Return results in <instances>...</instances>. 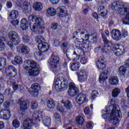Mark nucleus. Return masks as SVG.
<instances>
[{
  "mask_svg": "<svg viewBox=\"0 0 129 129\" xmlns=\"http://www.w3.org/2000/svg\"><path fill=\"white\" fill-rule=\"evenodd\" d=\"M109 106L106 107L105 113L102 114V117L107 123H113L116 127L119 125V122L122 118V114L119 106L114 104V101L110 99L108 101Z\"/></svg>",
  "mask_w": 129,
  "mask_h": 129,
  "instance_id": "1",
  "label": "nucleus"
},
{
  "mask_svg": "<svg viewBox=\"0 0 129 129\" xmlns=\"http://www.w3.org/2000/svg\"><path fill=\"white\" fill-rule=\"evenodd\" d=\"M42 119V122L45 126L51 125V118L47 116L43 117L42 112L39 111L33 113L32 119L27 118L24 120L23 127L24 129H32V126H39V122Z\"/></svg>",
  "mask_w": 129,
  "mask_h": 129,
  "instance_id": "2",
  "label": "nucleus"
},
{
  "mask_svg": "<svg viewBox=\"0 0 129 129\" xmlns=\"http://www.w3.org/2000/svg\"><path fill=\"white\" fill-rule=\"evenodd\" d=\"M29 21L34 22L31 30L32 32L39 31V33H43L45 30V23L43 20V18L40 16H36L30 15L28 17Z\"/></svg>",
  "mask_w": 129,
  "mask_h": 129,
  "instance_id": "3",
  "label": "nucleus"
},
{
  "mask_svg": "<svg viewBox=\"0 0 129 129\" xmlns=\"http://www.w3.org/2000/svg\"><path fill=\"white\" fill-rule=\"evenodd\" d=\"M73 35L74 38H76V36H79V35H80L81 36H82V35H85L84 36H83L82 39H79L77 38L75 41V43L77 45H83V46L85 45L86 44V41L89 40L90 37H92V35L90 36L88 34L87 30L83 29H79L76 32H74Z\"/></svg>",
  "mask_w": 129,
  "mask_h": 129,
  "instance_id": "4",
  "label": "nucleus"
},
{
  "mask_svg": "<svg viewBox=\"0 0 129 129\" xmlns=\"http://www.w3.org/2000/svg\"><path fill=\"white\" fill-rule=\"evenodd\" d=\"M25 70L28 72L30 76H37L40 73L39 69L37 67V63L34 60H27L25 62Z\"/></svg>",
  "mask_w": 129,
  "mask_h": 129,
  "instance_id": "5",
  "label": "nucleus"
},
{
  "mask_svg": "<svg viewBox=\"0 0 129 129\" xmlns=\"http://www.w3.org/2000/svg\"><path fill=\"white\" fill-rule=\"evenodd\" d=\"M53 85L57 91H64L68 88V81L59 77L54 80Z\"/></svg>",
  "mask_w": 129,
  "mask_h": 129,
  "instance_id": "6",
  "label": "nucleus"
},
{
  "mask_svg": "<svg viewBox=\"0 0 129 129\" xmlns=\"http://www.w3.org/2000/svg\"><path fill=\"white\" fill-rule=\"evenodd\" d=\"M120 7V4L119 2L115 1L111 5V8L112 10H118V12L120 16H123V15H126L125 19L127 21L129 22V9L127 8L122 9Z\"/></svg>",
  "mask_w": 129,
  "mask_h": 129,
  "instance_id": "7",
  "label": "nucleus"
},
{
  "mask_svg": "<svg viewBox=\"0 0 129 129\" xmlns=\"http://www.w3.org/2000/svg\"><path fill=\"white\" fill-rule=\"evenodd\" d=\"M9 37L10 41L8 42V45L13 50L14 45H18L20 42H21V37L15 31H11L9 33Z\"/></svg>",
  "mask_w": 129,
  "mask_h": 129,
  "instance_id": "8",
  "label": "nucleus"
},
{
  "mask_svg": "<svg viewBox=\"0 0 129 129\" xmlns=\"http://www.w3.org/2000/svg\"><path fill=\"white\" fill-rule=\"evenodd\" d=\"M59 60L60 59L58 56H52L49 62V67L51 70L53 71L55 76H59V74H60L58 72Z\"/></svg>",
  "mask_w": 129,
  "mask_h": 129,
  "instance_id": "9",
  "label": "nucleus"
},
{
  "mask_svg": "<svg viewBox=\"0 0 129 129\" xmlns=\"http://www.w3.org/2000/svg\"><path fill=\"white\" fill-rule=\"evenodd\" d=\"M18 103L20 105V109L19 112L20 114H25V112L29 106H30V102L25 99L21 98L18 100Z\"/></svg>",
  "mask_w": 129,
  "mask_h": 129,
  "instance_id": "10",
  "label": "nucleus"
},
{
  "mask_svg": "<svg viewBox=\"0 0 129 129\" xmlns=\"http://www.w3.org/2000/svg\"><path fill=\"white\" fill-rule=\"evenodd\" d=\"M17 6L22 10L23 13L27 14L29 12V8H31V4L27 1H23L21 3L20 1H17L16 2Z\"/></svg>",
  "mask_w": 129,
  "mask_h": 129,
  "instance_id": "11",
  "label": "nucleus"
},
{
  "mask_svg": "<svg viewBox=\"0 0 129 129\" xmlns=\"http://www.w3.org/2000/svg\"><path fill=\"white\" fill-rule=\"evenodd\" d=\"M40 89H41L40 85L37 83H34L31 85L28 91L32 96L36 97L39 95V91Z\"/></svg>",
  "mask_w": 129,
  "mask_h": 129,
  "instance_id": "12",
  "label": "nucleus"
},
{
  "mask_svg": "<svg viewBox=\"0 0 129 129\" xmlns=\"http://www.w3.org/2000/svg\"><path fill=\"white\" fill-rule=\"evenodd\" d=\"M102 38L104 45L101 48V50L103 53L107 54V53L110 52L111 48L109 46V42H108V40H107V38H106L105 35L102 34Z\"/></svg>",
  "mask_w": 129,
  "mask_h": 129,
  "instance_id": "13",
  "label": "nucleus"
},
{
  "mask_svg": "<svg viewBox=\"0 0 129 129\" xmlns=\"http://www.w3.org/2000/svg\"><path fill=\"white\" fill-rule=\"evenodd\" d=\"M112 51L116 56H121L124 53V47L122 45L116 44L113 46Z\"/></svg>",
  "mask_w": 129,
  "mask_h": 129,
  "instance_id": "14",
  "label": "nucleus"
},
{
  "mask_svg": "<svg viewBox=\"0 0 129 129\" xmlns=\"http://www.w3.org/2000/svg\"><path fill=\"white\" fill-rule=\"evenodd\" d=\"M5 72L9 77H15L17 75V70L13 66H9L6 69Z\"/></svg>",
  "mask_w": 129,
  "mask_h": 129,
  "instance_id": "15",
  "label": "nucleus"
},
{
  "mask_svg": "<svg viewBox=\"0 0 129 129\" xmlns=\"http://www.w3.org/2000/svg\"><path fill=\"white\" fill-rule=\"evenodd\" d=\"M17 51L19 53H21V54H24L26 55L27 54H29L31 50L27 45H20L17 46Z\"/></svg>",
  "mask_w": 129,
  "mask_h": 129,
  "instance_id": "16",
  "label": "nucleus"
},
{
  "mask_svg": "<svg viewBox=\"0 0 129 129\" xmlns=\"http://www.w3.org/2000/svg\"><path fill=\"white\" fill-rule=\"evenodd\" d=\"M76 101L79 104H83V103H87L88 102V99L86 98L85 94H80L77 96Z\"/></svg>",
  "mask_w": 129,
  "mask_h": 129,
  "instance_id": "17",
  "label": "nucleus"
},
{
  "mask_svg": "<svg viewBox=\"0 0 129 129\" xmlns=\"http://www.w3.org/2000/svg\"><path fill=\"white\" fill-rule=\"evenodd\" d=\"M78 81L82 83L87 80V73L85 70H81L79 72L78 75Z\"/></svg>",
  "mask_w": 129,
  "mask_h": 129,
  "instance_id": "18",
  "label": "nucleus"
},
{
  "mask_svg": "<svg viewBox=\"0 0 129 129\" xmlns=\"http://www.w3.org/2000/svg\"><path fill=\"white\" fill-rule=\"evenodd\" d=\"M11 112L7 109L1 110L0 111V118L2 119H10L11 118Z\"/></svg>",
  "mask_w": 129,
  "mask_h": 129,
  "instance_id": "19",
  "label": "nucleus"
},
{
  "mask_svg": "<svg viewBox=\"0 0 129 129\" xmlns=\"http://www.w3.org/2000/svg\"><path fill=\"white\" fill-rule=\"evenodd\" d=\"M67 11V9H66V7L64 6H60L57 8L56 13H57L58 17H60V18H64L67 16V13L65 12Z\"/></svg>",
  "mask_w": 129,
  "mask_h": 129,
  "instance_id": "20",
  "label": "nucleus"
},
{
  "mask_svg": "<svg viewBox=\"0 0 129 129\" xmlns=\"http://www.w3.org/2000/svg\"><path fill=\"white\" fill-rule=\"evenodd\" d=\"M112 39L115 41H119L121 39V33L117 29H113L111 32Z\"/></svg>",
  "mask_w": 129,
  "mask_h": 129,
  "instance_id": "21",
  "label": "nucleus"
},
{
  "mask_svg": "<svg viewBox=\"0 0 129 129\" xmlns=\"http://www.w3.org/2000/svg\"><path fill=\"white\" fill-rule=\"evenodd\" d=\"M38 49L40 52L46 53V52H48V50H49V45L45 42L42 43H39L38 45Z\"/></svg>",
  "mask_w": 129,
  "mask_h": 129,
  "instance_id": "22",
  "label": "nucleus"
},
{
  "mask_svg": "<svg viewBox=\"0 0 129 129\" xmlns=\"http://www.w3.org/2000/svg\"><path fill=\"white\" fill-rule=\"evenodd\" d=\"M125 66H126V68L124 66H121L119 68L118 72L120 75H124L126 70H129V59L125 61Z\"/></svg>",
  "mask_w": 129,
  "mask_h": 129,
  "instance_id": "23",
  "label": "nucleus"
},
{
  "mask_svg": "<svg viewBox=\"0 0 129 129\" xmlns=\"http://www.w3.org/2000/svg\"><path fill=\"white\" fill-rule=\"evenodd\" d=\"M108 74V70H105L101 74L99 79V82H100V83H101L102 84L104 83V82H105L106 80H107V78H108V77L107 76Z\"/></svg>",
  "mask_w": 129,
  "mask_h": 129,
  "instance_id": "24",
  "label": "nucleus"
},
{
  "mask_svg": "<svg viewBox=\"0 0 129 129\" xmlns=\"http://www.w3.org/2000/svg\"><path fill=\"white\" fill-rule=\"evenodd\" d=\"M98 12L100 15L103 18H107V14H108V11H107L104 6H100L98 9Z\"/></svg>",
  "mask_w": 129,
  "mask_h": 129,
  "instance_id": "25",
  "label": "nucleus"
},
{
  "mask_svg": "<svg viewBox=\"0 0 129 129\" xmlns=\"http://www.w3.org/2000/svg\"><path fill=\"white\" fill-rule=\"evenodd\" d=\"M96 67L98 70H103L105 68V64L104 63V59L100 58L96 62Z\"/></svg>",
  "mask_w": 129,
  "mask_h": 129,
  "instance_id": "26",
  "label": "nucleus"
},
{
  "mask_svg": "<svg viewBox=\"0 0 129 129\" xmlns=\"http://www.w3.org/2000/svg\"><path fill=\"white\" fill-rule=\"evenodd\" d=\"M57 14V10L54 8H49L46 11V16L50 17H54Z\"/></svg>",
  "mask_w": 129,
  "mask_h": 129,
  "instance_id": "27",
  "label": "nucleus"
},
{
  "mask_svg": "<svg viewBox=\"0 0 129 129\" xmlns=\"http://www.w3.org/2000/svg\"><path fill=\"white\" fill-rule=\"evenodd\" d=\"M32 8L34 11H36L37 12H41V11L43 10V5H42V3L40 2H35L33 3Z\"/></svg>",
  "mask_w": 129,
  "mask_h": 129,
  "instance_id": "28",
  "label": "nucleus"
},
{
  "mask_svg": "<svg viewBox=\"0 0 129 129\" xmlns=\"http://www.w3.org/2000/svg\"><path fill=\"white\" fill-rule=\"evenodd\" d=\"M109 83L110 85H117L118 84L119 80L118 78L115 76H112L109 78Z\"/></svg>",
  "mask_w": 129,
  "mask_h": 129,
  "instance_id": "29",
  "label": "nucleus"
},
{
  "mask_svg": "<svg viewBox=\"0 0 129 129\" xmlns=\"http://www.w3.org/2000/svg\"><path fill=\"white\" fill-rule=\"evenodd\" d=\"M81 64L79 62L75 61L70 63V68L72 71H77L80 68Z\"/></svg>",
  "mask_w": 129,
  "mask_h": 129,
  "instance_id": "30",
  "label": "nucleus"
},
{
  "mask_svg": "<svg viewBox=\"0 0 129 129\" xmlns=\"http://www.w3.org/2000/svg\"><path fill=\"white\" fill-rule=\"evenodd\" d=\"M12 63L13 64V65H21L23 64V58L19 55H17L15 57L14 60L12 61Z\"/></svg>",
  "mask_w": 129,
  "mask_h": 129,
  "instance_id": "31",
  "label": "nucleus"
},
{
  "mask_svg": "<svg viewBox=\"0 0 129 129\" xmlns=\"http://www.w3.org/2000/svg\"><path fill=\"white\" fill-rule=\"evenodd\" d=\"M18 17H19V12L17 10H13L10 12L8 19L13 20L17 19Z\"/></svg>",
  "mask_w": 129,
  "mask_h": 129,
  "instance_id": "32",
  "label": "nucleus"
},
{
  "mask_svg": "<svg viewBox=\"0 0 129 129\" xmlns=\"http://www.w3.org/2000/svg\"><path fill=\"white\" fill-rule=\"evenodd\" d=\"M46 103H47V107H48V108H50L51 109L54 108V107H55V105H56L55 101H54V100H53L52 99H49L47 101Z\"/></svg>",
  "mask_w": 129,
  "mask_h": 129,
  "instance_id": "33",
  "label": "nucleus"
},
{
  "mask_svg": "<svg viewBox=\"0 0 129 129\" xmlns=\"http://www.w3.org/2000/svg\"><path fill=\"white\" fill-rule=\"evenodd\" d=\"M79 92L78 89H69L68 95L70 96H75Z\"/></svg>",
  "mask_w": 129,
  "mask_h": 129,
  "instance_id": "34",
  "label": "nucleus"
},
{
  "mask_svg": "<svg viewBox=\"0 0 129 129\" xmlns=\"http://www.w3.org/2000/svg\"><path fill=\"white\" fill-rule=\"evenodd\" d=\"M61 103H63V105L67 109H71L72 108V103H71V101L68 100L64 102V101H61Z\"/></svg>",
  "mask_w": 129,
  "mask_h": 129,
  "instance_id": "35",
  "label": "nucleus"
},
{
  "mask_svg": "<svg viewBox=\"0 0 129 129\" xmlns=\"http://www.w3.org/2000/svg\"><path fill=\"white\" fill-rule=\"evenodd\" d=\"M120 93V89L118 88H115L112 91V97H117Z\"/></svg>",
  "mask_w": 129,
  "mask_h": 129,
  "instance_id": "36",
  "label": "nucleus"
},
{
  "mask_svg": "<svg viewBox=\"0 0 129 129\" xmlns=\"http://www.w3.org/2000/svg\"><path fill=\"white\" fill-rule=\"evenodd\" d=\"M84 118L81 116H78L76 118V122L77 124H79L80 125H82L83 123H84Z\"/></svg>",
  "mask_w": 129,
  "mask_h": 129,
  "instance_id": "37",
  "label": "nucleus"
},
{
  "mask_svg": "<svg viewBox=\"0 0 129 129\" xmlns=\"http://www.w3.org/2000/svg\"><path fill=\"white\" fill-rule=\"evenodd\" d=\"M14 94V92L12 91V89H8L4 92V95H6L8 98H12Z\"/></svg>",
  "mask_w": 129,
  "mask_h": 129,
  "instance_id": "38",
  "label": "nucleus"
},
{
  "mask_svg": "<svg viewBox=\"0 0 129 129\" xmlns=\"http://www.w3.org/2000/svg\"><path fill=\"white\" fill-rule=\"evenodd\" d=\"M12 126L14 127L15 128H19L20 126H21V123L20 122V121L18 119H14L12 121Z\"/></svg>",
  "mask_w": 129,
  "mask_h": 129,
  "instance_id": "39",
  "label": "nucleus"
},
{
  "mask_svg": "<svg viewBox=\"0 0 129 129\" xmlns=\"http://www.w3.org/2000/svg\"><path fill=\"white\" fill-rule=\"evenodd\" d=\"M7 64V59L5 57H0V69H4Z\"/></svg>",
  "mask_w": 129,
  "mask_h": 129,
  "instance_id": "40",
  "label": "nucleus"
},
{
  "mask_svg": "<svg viewBox=\"0 0 129 129\" xmlns=\"http://www.w3.org/2000/svg\"><path fill=\"white\" fill-rule=\"evenodd\" d=\"M35 41L38 45L39 44H42L45 42V38H44V37L39 35L35 38Z\"/></svg>",
  "mask_w": 129,
  "mask_h": 129,
  "instance_id": "41",
  "label": "nucleus"
},
{
  "mask_svg": "<svg viewBox=\"0 0 129 129\" xmlns=\"http://www.w3.org/2000/svg\"><path fill=\"white\" fill-rule=\"evenodd\" d=\"M53 118L57 123L61 122V115L60 114L58 113H53Z\"/></svg>",
  "mask_w": 129,
  "mask_h": 129,
  "instance_id": "42",
  "label": "nucleus"
},
{
  "mask_svg": "<svg viewBox=\"0 0 129 129\" xmlns=\"http://www.w3.org/2000/svg\"><path fill=\"white\" fill-rule=\"evenodd\" d=\"M4 41H5V38L3 36H0V51L5 50V48H6V44Z\"/></svg>",
  "mask_w": 129,
  "mask_h": 129,
  "instance_id": "43",
  "label": "nucleus"
},
{
  "mask_svg": "<svg viewBox=\"0 0 129 129\" xmlns=\"http://www.w3.org/2000/svg\"><path fill=\"white\" fill-rule=\"evenodd\" d=\"M80 57V55L77 54L76 51H74L73 54L72 55V60H73L74 62H76V61L79 60Z\"/></svg>",
  "mask_w": 129,
  "mask_h": 129,
  "instance_id": "44",
  "label": "nucleus"
},
{
  "mask_svg": "<svg viewBox=\"0 0 129 129\" xmlns=\"http://www.w3.org/2000/svg\"><path fill=\"white\" fill-rule=\"evenodd\" d=\"M34 57L36 60H42L43 58L42 53H41L39 51H35L34 53Z\"/></svg>",
  "mask_w": 129,
  "mask_h": 129,
  "instance_id": "45",
  "label": "nucleus"
},
{
  "mask_svg": "<svg viewBox=\"0 0 129 129\" xmlns=\"http://www.w3.org/2000/svg\"><path fill=\"white\" fill-rule=\"evenodd\" d=\"M30 106L32 109H33V110L37 109V108H38V103L36 101H32L31 102Z\"/></svg>",
  "mask_w": 129,
  "mask_h": 129,
  "instance_id": "46",
  "label": "nucleus"
},
{
  "mask_svg": "<svg viewBox=\"0 0 129 129\" xmlns=\"http://www.w3.org/2000/svg\"><path fill=\"white\" fill-rule=\"evenodd\" d=\"M11 105H12V100H7L4 103V107H5V108H9Z\"/></svg>",
  "mask_w": 129,
  "mask_h": 129,
  "instance_id": "47",
  "label": "nucleus"
},
{
  "mask_svg": "<svg viewBox=\"0 0 129 129\" xmlns=\"http://www.w3.org/2000/svg\"><path fill=\"white\" fill-rule=\"evenodd\" d=\"M69 89H78L77 87H76V85H75V83L73 82H71L69 84Z\"/></svg>",
  "mask_w": 129,
  "mask_h": 129,
  "instance_id": "48",
  "label": "nucleus"
},
{
  "mask_svg": "<svg viewBox=\"0 0 129 129\" xmlns=\"http://www.w3.org/2000/svg\"><path fill=\"white\" fill-rule=\"evenodd\" d=\"M60 26L57 23H52L51 25V28L52 30H57V29H60Z\"/></svg>",
  "mask_w": 129,
  "mask_h": 129,
  "instance_id": "49",
  "label": "nucleus"
},
{
  "mask_svg": "<svg viewBox=\"0 0 129 129\" xmlns=\"http://www.w3.org/2000/svg\"><path fill=\"white\" fill-rule=\"evenodd\" d=\"M76 51H77L78 54H79L80 56H83L84 55V50H83V49H82V48H78L77 49H76Z\"/></svg>",
  "mask_w": 129,
  "mask_h": 129,
  "instance_id": "50",
  "label": "nucleus"
},
{
  "mask_svg": "<svg viewBox=\"0 0 129 129\" xmlns=\"http://www.w3.org/2000/svg\"><path fill=\"white\" fill-rule=\"evenodd\" d=\"M29 24V21L27 19L24 18H22L20 21V25H28Z\"/></svg>",
  "mask_w": 129,
  "mask_h": 129,
  "instance_id": "51",
  "label": "nucleus"
},
{
  "mask_svg": "<svg viewBox=\"0 0 129 129\" xmlns=\"http://www.w3.org/2000/svg\"><path fill=\"white\" fill-rule=\"evenodd\" d=\"M22 40L24 43H29L30 41V37L27 35H25L23 36Z\"/></svg>",
  "mask_w": 129,
  "mask_h": 129,
  "instance_id": "52",
  "label": "nucleus"
},
{
  "mask_svg": "<svg viewBox=\"0 0 129 129\" xmlns=\"http://www.w3.org/2000/svg\"><path fill=\"white\" fill-rule=\"evenodd\" d=\"M20 26L23 31H27L29 29V24H21Z\"/></svg>",
  "mask_w": 129,
  "mask_h": 129,
  "instance_id": "53",
  "label": "nucleus"
},
{
  "mask_svg": "<svg viewBox=\"0 0 129 129\" xmlns=\"http://www.w3.org/2000/svg\"><path fill=\"white\" fill-rule=\"evenodd\" d=\"M97 95H98V92L97 91H93L91 95L92 99H94Z\"/></svg>",
  "mask_w": 129,
  "mask_h": 129,
  "instance_id": "54",
  "label": "nucleus"
},
{
  "mask_svg": "<svg viewBox=\"0 0 129 129\" xmlns=\"http://www.w3.org/2000/svg\"><path fill=\"white\" fill-rule=\"evenodd\" d=\"M93 125V123L91 121L88 122L86 124L87 129L92 128Z\"/></svg>",
  "mask_w": 129,
  "mask_h": 129,
  "instance_id": "55",
  "label": "nucleus"
},
{
  "mask_svg": "<svg viewBox=\"0 0 129 129\" xmlns=\"http://www.w3.org/2000/svg\"><path fill=\"white\" fill-rule=\"evenodd\" d=\"M57 110L60 112H63L64 111V107L62 105L59 104L57 106Z\"/></svg>",
  "mask_w": 129,
  "mask_h": 129,
  "instance_id": "56",
  "label": "nucleus"
},
{
  "mask_svg": "<svg viewBox=\"0 0 129 129\" xmlns=\"http://www.w3.org/2000/svg\"><path fill=\"white\" fill-rule=\"evenodd\" d=\"M80 62L83 65H85L87 63V59L85 58V57H82L81 58Z\"/></svg>",
  "mask_w": 129,
  "mask_h": 129,
  "instance_id": "57",
  "label": "nucleus"
},
{
  "mask_svg": "<svg viewBox=\"0 0 129 129\" xmlns=\"http://www.w3.org/2000/svg\"><path fill=\"white\" fill-rule=\"evenodd\" d=\"M122 35L124 38H125V37H126L128 35V32H127V30H126V29H122Z\"/></svg>",
  "mask_w": 129,
  "mask_h": 129,
  "instance_id": "58",
  "label": "nucleus"
},
{
  "mask_svg": "<svg viewBox=\"0 0 129 129\" xmlns=\"http://www.w3.org/2000/svg\"><path fill=\"white\" fill-rule=\"evenodd\" d=\"M12 87L14 90H18V89H19V85H18L17 83H13L12 85Z\"/></svg>",
  "mask_w": 129,
  "mask_h": 129,
  "instance_id": "59",
  "label": "nucleus"
},
{
  "mask_svg": "<svg viewBox=\"0 0 129 129\" xmlns=\"http://www.w3.org/2000/svg\"><path fill=\"white\" fill-rule=\"evenodd\" d=\"M6 7L7 9H12L13 8V3L11 1L7 2Z\"/></svg>",
  "mask_w": 129,
  "mask_h": 129,
  "instance_id": "60",
  "label": "nucleus"
},
{
  "mask_svg": "<svg viewBox=\"0 0 129 129\" xmlns=\"http://www.w3.org/2000/svg\"><path fill=\"white\" fill-rule=\"evenodd\" d=\"M60 44H61V42H60L59 40L57 39H55L53 41V44L54 45V46H55V47H58V46H59Z\"/></svg>",
  "mask_w": 129,
  "mask_h": 129,
  "instance_id": "61",
  "label": "nucleus"
},
{
  "mask_svg": "<svg viewBox=\"0 0 129 129\" xmlns=\"http://www.w3.org/2000/svg\"><path fill=\"white\" fill-rule=\"evenodd\" d=\"M84 112L85 114H89V113H90V109H89V107H86L85 108Z\"/></svg>",
  "mask_w": 129,
  "mask_h": 129,
  "instance_id": "62",
  "label": "nucleus"
},
{
  "mask_svg": "<svg viewBox=\"0 0 129 129\" xmlns=\"http://www.w3.org/2000/svg\"><path fill=\"white\" fill-rule=\"evenodd\" d=\"M20 23V21H19L18 20H13L12 21H11V24L12 25H13V26H18V25H19V23Z\"/></svg>",
  "mask_w": 129,
  "mask_h": 129,
  "instance_id": "63",
  "label": "nucleus"
},
{
  "mask_svg": "<svg viewBox=\"0 0 129 129\" xmlns=\"http://www.w3.org/2000/svg\"><path fill=\"white\" fill-rule=\"evenodd\" d=\"M5 101V97L2 94H0V104H3L4 101Z\"/></svg>",
  "mask_w": 129,
  "mask_h": 129,
  "instance_id": "64",
  "label": "nucleus"
}]
</instances>
